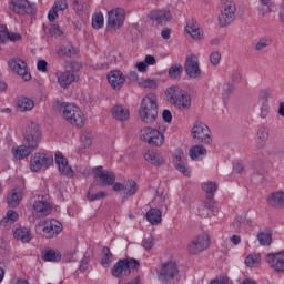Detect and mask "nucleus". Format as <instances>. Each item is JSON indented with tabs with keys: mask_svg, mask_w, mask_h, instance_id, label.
I'll list each match as a JSON object with an SVG mask.
<instances>
[{
	"mask_svg": "<svg viewBox=\"0 0 284 284\" xmlns=\"http://www.w3.org/2000/svg\"><path fill=\"white\" fill-rule=\"evenodd\" d=\"M260 99H262L263 103H267V100L270 99V90L264 89L260 92Z\"/></svg>",
	"mask_w": 284,
	"mask_h": 284,
	"instance_id": "nucleus-61",
	"label": "nucleus"
},
{
	"mask_svg": "<svg viewBox=\"0 0 284 284\" xmlns=\"http://www.w3.org/2000/svg\"><path fill=\"white\" fill-rule=\"evenodd\" d=\"M144 88H151L152 90H156V88H158L156 81L146 79L144 81Z\"/></svg>",
	"mask_w": 284,
	"mask_h": 284,
	"instance_id": "nucleus-63",
	"label": "nucleus"
},
{
	"mask_svg": "<svg viewBox=\"0 0 284 284\" xmlns=\"http://www.w3.org/2000/svg\"><path fill=\"white\" fill-rule=\"evenodd\" d=\"M191 136L194 143L202 145H212V131L210 126L203 122H195L191 129Z\"/></svg>",
	"mask_w": 284,
	"mask_h": 284,
	"instance_id": "nucleus-6",
	"label": "nucleus"
},
{
	"mask_svg": "<svg viewBox=\"0 0 284 284\" xmlns=\"http://www.w3.org/2000/svg\"><path fill=\"white\" fill-rule=\"evenodd\" d=\"M37 68L39 72H48V61L45 60L38 61Z\"/></svg>",
	"mask_w": 284,
	"mask_h": 284,
	"instance_id": "nucleus-57",
	"label": "nucleus"
},
{
	"mask_svg": "<svg viewBox=\"0 0 284 284\" xmlns=\"http://www.w3.org/2000/svg\"><path fill=\"white\" fill-rule=\"evenodd\" d=\"M257 139H260L262 143H266L270 139V129L266 126H261L257 131Z\"/></svg>",
	"mask_w": 284,
	"mask_h": 284,
	"instance_id": "nucleus-45",
	"label": "nucleus"
},
{
	"mask_svg": "<svg viewBox=\"0 0 284 284\" xmlns=\"http://www.w3.org/2000/svg\"><path fill=\"white\" fill-rule=\"evenodd\" d=\"M125 21V10L115 8L108 12L106 30H119Z\"/></svg>",
	"mask_w": 284,
	"mask_h": 284,
	"instance_id": "nucleus-14",
	"label": "nucleus"
},
{
	"mask_svg": "<svg viewBox=\"0 0 284 284\" xmlns=\"http://www.w3.org/2000/svg\"><path fill=\"white\" fill-rule=\"evenodd\" d=\"M145 216L146 221H149L151 225H159V223L163 221V212H161L159 209H150Z\"/></svg>",
	"mask_w": 284,
	"mask_h": 284,
	"instance_id": "nucleus-31",
	"label": "nucleus"
},
{
	"mask_svg": "<svg viewBox=\"0 0 284 284\" xmlns=\"http://www.w3.org/2000/svg\"><path fill=\"white\" fill-rule=\"evenodd\" d=\"M41 138V133L37 130H32L30 133L24 135V140L22 145L13 146L11 152L14 159L18 161H23V159H28L34 150L39 148V139Z\"/></svg>",
	"mask_w": 284,
	"mask_h": 284,
	"instance_id": "nucleus-2",
	"label": "nucleus"
},
{
	"mask_svg": "<svg viewBox=\"0 0 284 284\" xmlns=\"http://www.w3.org/2000/svg\"><path fill=\"white\" fill-rule=\"evenodd\" d=\"M257 241H260L261 245H272V234L271 233H265L261 232L257 234Z\"/></svg>",
	"mask_w": 284,
	"mask_h": 284,
	"instance_id": "nucleus-44",
	"label": "nucleus"
},
{
	"mask_svg": "<svg viewBox=\"0 0 284 284\" xmlns=\"http://www.w3.org/2000/svg\"><path fill=\"white\" fill-rule=\"evenodd\" d=\"M207 155V149H205L202 144H196L192 146L189 151V156L192 161H200L203 156Z\"/></svg>",
	"mask_w": 284,
	"mask_h": 284,
	"instance_id": "nucleus-32",
	"label": "nucleus"
},
{
	"mask_svg": "<svg viewBox=\"0 0 284 284\" xmlns=\"http://www.w3.org/2000/svg\"><path fill=\"white\" fill-rule=\"evenodd\" d=\"M43 261L59 263L61 261V253H57L54 250H47L42 254Z\"/></svg>",
	"mask_w": 284,
	"mask_h": 284,
	"instance_id": "nucleus-38",
	"label": "nucleus"
},
{
	"mask_svg": "<svg viewBox=\"0 0 284 284\" xmlns=\"http://www.w3.org/2000/svg\"><path fill=\"white\" fill-rule=\"evenodd\" d=\"M236 19V3L226 2L224 9L219 17V24L221 28H227Z\"/></svg>",
	"mask_w": 284,
	"mask_h": 284,
	"instance_id": "nucleus-13",
	"label": "nucleus"
},
{
	"mask_svg": "<svg viewBox=\"0 0 284 284\" xmlns=\"http://www.w3.org/2000/svg\"><path fill=\"white\" fill-rule=\"evenodd\" d=\"M93 178L99 187H114L116 185V174L110 170H103V166L93 169Z\"/></svg>",
	"mask_w": 284,
	"mask_h": 284,
	"instance_id": "nucleus-7",
	"label": "nucleus"
},
{
	"mask_svg": "<svg viewBox=\"0 0 284 284\" xmlns=\"http://www.w3.org/2000/svg\"><path fill=\"white\" fill-rule=\"evenodd\" d=\"M210 63H212V65H219V63H221V52L219 51H214L210 54Z\"/></svg>",
	"mask_w": 284,
	"mask_h": 284,
	"instance_id": "nucleus-51",
	"label": "nucleus"
},
{
	"mask_svg": "<svg viewBox=\"0 0 284 284\" xmlns=\"http://www.w3.org/2000/svg\"><path fill=\"white\" fill-rule=\"evenodd\" d=\"M113 192H122V203H125L130 199V196H134L139 192V186L136 181L128 180L124 183L116 182L113 187Z\"/></svg>",
	"mask_w": 284,
	"mask_h": 284,
	"instance_id": "nucleus-11",
	"label": "nucleus"
},
{
	"mask_svg": "<svg viewBox=\"0 0 284 284\" xmlns=\"http://www.w3.org/2000/svg\"><path fill=\"white\" fill-rule=\"evenodd\" d=\"M272 45V40L262 38L255 43V50L257 52H262V50H265V48H270Z\"/></svg>",
	"mask_w": 284,
	"mask_h": 284,
	"instance_id": "nucleus-46",
	"label": "nucleus"
},
{
	"mask_svg": "<svg viewBox=\"0 0 284 284\" xmlns=\"http://www.w3.org/2000/svg\"><path fill=\"white\" fill-rule=\"evenodd\" d=\"M144 159L148 161V163H151V165H155V168H161V165L165 164V159H163V154H161L159 151H148L144 154Z\"/></svg>",
	"mask_w": 284,
	"mask_h": 284,
	"instance_id": "nucleus-24",
	"label": "nucleus"
},
{
	"mask_svg": "<svg viewBox=\"0 0 284 284\" xmlns=\"http://www.w3.org/2000/svg\"><path fill=\"white\" fill-rule=\"evenodd\" d=\"M78 52H79L78 48L73 45H67L58 50V55L72 58V57H77Z\"/></svg>",
	"mask_w": 284,
	"mask_h": 284,
	"instance_id": "nucleus-37",
	"label": "nucleus"
},
{
	"mask_svg": "<svg viewBox=\"0 0 284 284\" xmlns=\"http://www.w3.org/2000/svg\"><path fill=\"white\" fill-rule=\"evenodd\" d=\"M241 79H243V73H241V70H233L231 81H233V83H240Z\"/></svg>",
	"mask_w": 284,
	"mask_h": 284,
	"instance_id": "nucleus-52",
	"label": "nucleus"
},
{
	"mask_svg": "<svg viewBox=\"0 0 284 284\" xmlns=\"http://www.w3.org/2000/svg\"><path fill=\"white\" fill-rule=\"evenodd\" d=\"M54 163V159L52 156H48L45 153H34L30 160V170L31 172H40V170H48L50 165Z\"/></svg>",
	"mask_w": 284,
	"mask_h": 284,
	"instance_id": "nucleus-10",
	"label": "nucleus"
},
{
	"mask_svg": "<svg viewBox=\"0 0 284 284\" xmlns=\"http://www.w3.org/2000/svg\"><path fill=\"white\" fill-rule=\"evenodd\" d=\"M103 23H104L103 13L93 14L92 28H94V30H101V28H103Z\"/></svg>",
	"mask_w": 284,
	"mask_h": 284,
	"instance_id": "nucleus-43",
	"label": "nucleus"
},
{
	"mask_svg": "<svg viewBox=\"0 0 284 284\" xmlns=\"http://www.w3.org/2000/svg\"><path fill=\"white\" fill-rule=\"evenodd\" d=\"M34 108V101H32L30 98H20L18 100V109L20 112H29Z\"/></svg>",
	"mask_w": 284,
	"mask_h": 284,
	"instance_id": "nucleus-35",
	"label": "nucleus"
},
{
	"mask_svg": "<svg viewBox=\"0 0 284 284\" xmlns=\"http://www.w3.org/2000/svg\"><path fill=\"white\" fill-rule=\"evenodd\" d=\"M72 8L77 14H83L85 10H88V3L80 2L79 0H74L72 3Z\"/></svg>",
	"mask_w": 284,
	"mask_h": 284,
	"instance_id": "nucleus-47",
	"label": "nucleus"
},
{
	"mask_svg": "<svg viewBox=\"0 0 284 284\" xmlns=\"http://www.w3.org/2000/svg\"><path fill=\"white\" fill-rule=\"evenodd\" d=\"M185 30L187 34L192 37V39H203V32L201 31V27L199 26V22H196V20H187Z\"/></svg>",
	"mask_w": 284,
	"mask_h": 284,
	"instance_id": "nucleus-26",
	"label": "nucleus"
},
{
	"mask_svg": "<svg viewBox=\"0 0 284 284\" xmlns=\"http://www.w3.org/2000/svg\"><path fill=\"white\" fill-rule=\"evenodd\" d=\"M151 21H155L158 26H165L172 19V14L168 10L151 11L149 14Z\"/></svg>",
	"mask_w": 284,
	"mask_h": 284,
	"instance_id": "nucleus-23",
	"label": "nucleus"
},
{
	"mask_svg": "<svg viewBox=\"0 0 284 284\" xmlns=\"http://www.w3.org/2000/svg\"><path fill=\"white\" fill-rule=\"evenodd\" d=\"M9 9L16 14H34L37 12V6L28 0H11L9 2Z\"/></svg>",
	"mask_w": 284,
	"mask_h": 284,
	"instance_id": "nucleus-12",
	"label": "nucleus"
},
{
	"mask_svg": "<svg viewBox=\"0 0 284 284\" xmlns=\"http://www.w3.org/2000/svg\"><path fill=\"white\" fill-rule=\"evenodd\" d=\"M139 116L142 123H154L159 116V103L156 95L150 93L141 100Z\"/></svg>",
	"mask_w": 284,
	"mask_h": 284,
	"instance_id": "nucleus-3",
	"label": "nucleus"
},
{
	"mask_svg": "<svg viewBox=\"0 0 284 284\" xmlns=\"http://www.w3.org/2000/svg\"><path fill=\"white\" fill-rule=\"evenodd\" d=\"M200 210H206L207 212H214V204L210 201H205L202 205H200Z\"/></svg>",
	"mask_w": 284,
	"mask_h": 284,
	"instance_id": "nucleus-58",
	"label": "nucleus"
},
{
	"mask_svg": "<svg viewBox=\"0 0 284 284\" xmlns=\"http://www.w3.org/2000/svg\"><path fill=\"white\" fill-rule=\"evenodd\" d=\"M49 32L51 37H63V30H61V27H59V24H51V27L49 28Z\"/></svg>",
	"mask_w": 284,
	"mask_h": 284,
	"instance_id": "nucleus-49",
	"label": "nucleus"
},
{
	"mask_svg": "<svg viewBox=\"0 0 284 284\" xmlns=\"http://www.w3.org/2000/svg\"><path fill=\"white\" fill-rule=\"evenodd\" d=\"M58 17H59V10L52 7L48 13L49 21L52 23Z\"/></svg>",
	"mask_w": 284,
	"mask_h": 284,
	"instance_id": "nucleus-55",
	"label": "nucleus"
},
{
	"mask_svg": "<svg viewBox=\"0 0 284 284\" xmlns=\"http://www.w3.org/2000/svg\"><path fill=\"white\" fill-rule=\"evenodd\" d=\"M77 81V73L74 71H65L58 77V83L61 88H69Z\"/></svg>",
	"mask_w": 284,
	"mask_h": 284,
	"instance_id": "nucleus-27",
	"label": "nucleus"
},
{
	"mask_svg": "<svg viewBox=\"0 0 284 284\" xmlns=\"http://www.w3.org/2000/svg\"><path fill=\"white\" fill-rule=\"evenodd\" d=\"M123 272H128V262H125V260H120L114 264L113 268L111 270V274L114 276V278H120Z\"/></svg>",
	"mask_w": 284,
	"mask_h": 284,
	"instance_id": "nucleus-33",
	"label": "nucleus"
},
{
	"mask_svg": "<svg viewBox=\"0 0 284 284\" xmlns=\"http://www.w3.org/2000/svg\"><path fill=\"white\" fill-rule=\"evenodd\" d=\"M13 239H16V241H21V243H30V241H32L30 229L26 226L17 227L13 231Z\"/></svg>",
	"mask_w": 284,
	"mask_h": 284,
	"instance_id": "nucleus-28",
	"label": "nucleus"
},
{
	"mask_svg": "<svg viewBox=\"0 0 284 284\" xmlns=\"http://www.w3.org/2000/svg\"><path fill=\"white\" fill-rule=\"evenodd\" d=\"M179 276V264L174 261H166L161 264L160 271L158 272V278L162 283H170Z\"/></svg>",
	"mask_w": 284,
	"mask_h": 284,
	"instance_id": "nucleus-9",
	"label": "nucleus"
},
{
	"mask_svg": "<svg viewBox=\"0 0 284 284\" xmlns=\"http://www.w3.org/2000/svg\"><path fill=\"white\" fill-rule=\"evenodd\" d=\"M234 92V84L225 83L223 85V95L224 97H230Z\"/></svg>",
	"mask_w": 284,
	"mask_h": 284,
	"instance_id": "nucleus-56",
	"label": "nucleus"
},
{
	"mask_svg": "<svg viewBox=\"0 0 284 284\" xmlns=\"http://www.w3.org/2000/svg\"><path fill=\"white\" fill-rule=\"evenodd\" d=\"M53 109L62 113V118L67 123H70L74 128H83L85 125V115L83 111L74 103L70 102H57L53 104Z\"/></svg>",
	"mask_w": 284,
	"mask_h": 284,
	"instance_id": "nucleus-1",
	"label": "nucleus"
},
{
	"mask_svg": "<svg viewBox=\"0 0 284 284\" xmlns=\"http://www.w3.org/2000/svg\"><path fill=\"white\" fill-rule=\"evenodd\" d=\"M8 65L12 72L22 77L23 81H30V79H32V75L28 72V64L26 61L21 59H10Z\"/></svg>",
	"mask_w": 284,
	"mask_h": 284,
	"instance_id": "nucleus-18",
	"label": "nucleus"
},
{
	"mask_svg": "<svg viewBox=\"0 0 284 284\" xmlns=\"http://www.w3.org/2000/svg\"><path fill=\"white\" fill-rule=\"evenodd\" d=\"M140 139L149 145L161 148L165 143V136L159 130L146 126L140 131Z\"/></svg>",
	"mask_w": 284,
	"mask_h": 284,
	"instance_id": "nucleus-8",
	"label": "nucleus"
},
{
	"mask_svg": "<svg viewBox=\"0 0 284 284\" xmlns=\"http://www.w3.org/2000/svg\"><path fill=\"white\" fill-rule=\"evenodd\" d=\"M6 216L12 223H17L19 221V213H17L16 211L9 210Z\"/></svg>",
	"mask_w": 284,
	"mask_h": 284,
	"instance_id": "nucleus-54",
	"label": "nucleus"
},
{
	"mask_svg": "<svg viewBox=\"0 0 284 284\" xmlns=\"http://www.w3.org/2000/svg\"><path fill=\"white\" fill-rule=\"evenodd\" d=\"M202 190L203 192H205L206 199H209V201H212V199H214V192L219 190V184L216 182H204L202 184Z\"/></svg>",
	"mask_w": 284,
	"mask_h": 284,
	"instance_id": "nucleus-34",
	"label": "nucleus"
},
{
	"mask_svg": "<svg viewBox=\"0 0 284 284\" xmlns=\"http://www.w3.org/2000/svg\"><path fill=\"white\" fill-rule=\"evenodd\" d=\"M108 81L113 90H121L125 83V77L123 75V72L114 70L109 72Z\"/></svg>",
	"mask_w": 284,
	"mask_h": 284,
	"instance_id": "nucleus-21",
	"label": "nucleus"
},
{
	"mask_svg": "<svg viewBox=\"0 0 284 284\" xmlns=\"http://www.w3.org/2000/svg\"><path fill=\"white\" fill-rule=\"evenodd\" d=\"M8 41H12V42L21 41V36L19 33H12L9 31Z\"/></svg>",
	"mask_w": 284,
	"mask_h": 284,
	"instance_id": "nucleus-64",
	"label": "nucleus"
},
{
	"mask_svg": "<svg viewBox=\"0 0 284 284\" xmlns=\"http://www.w3.org/2000/svg\"><path fill=\"white\" fill-rule=\"evenodd\" d=\"M102 252L103 256L101 258V265L102 267H110V263H112V252L110 251V247L104 246Z\"/></svg>",
	"mask_w": 284,
	"mask_h": 284,
	"instance_id": "nucleus-42",
	"label": "nucleus"
},
{
	"mask_svg": "<svg viewBox=\"0 0 284 284\" xmlns=\"http://www.w3.org/2000/svg\"><path fill=\"white\" fill-rule=\"evenodd\" d=\"M184 68L181 63H175L169 69V78L170 79H181V74H183Z\"/></svg>",
	"mask_w": 284,
	"mask_h": 284,
	"instance_id": "nucleus-41",
	"label": "nucleus"
},
{
	"mask_svg": "<svg viewBox=\"0 0 284 284\" xmlns=\"http://www.w3.org/2000/svg\"><path fill=\"white\" fill-rule=\"evenodd\" d=\"M243 170H245V168L243 166V163L241 162L233 163V172H235L236 174H242Z\"/></svg>",
	"mask_w": 284,
	"mask_h": 284,
	"instance_id": "nucleus-60",
	"label": "nucleus"
},
{
	"mask_svg": "<svg viewBox=\"0 0 284 284\" xmlns=\"http://www.w3.org/2000/svg\"><path fill=\"white\" fill-rule=\"evenodd\" d=\"M33 212L39 219H43V216H48L52 212V206L45 201H36L33 203Z\"/></svg>",
	"mask_w": 284,
	"mask_h": 284,
	"instance_id": "nucleus-25",
	"label": "nucleus"
},
{
	"mask_svg": "<svg viewBox=\"0 0 284 284\" xmlns=\"http://www.w3.org/2000/svg\"><path fill=\"white\" fill-rule=\"evenodd\" d=\"M126 264V272L128 274H130V270H139V267H141V263L138 262L136 258H124Z\"/></svg>",
	"mask_w": 284,
	"mask_h": 284,
	"instance_id": "nucleus-48",
	"label": "nucleus"
},
{
	"mask_svg": "<svg viewBox=\"0 0 284 284\" xmlns=\"http://www.w3.org/2000/svg\"><path fill=\"white\" fill-rule=\"evenodd\" d=\"M245 265L247 267H256V265H261V254L260 253H251L245 258Z\"/></svg>",
	"mask_w": 284,
	"mask_h": 284,
	"instance_id": "nucleus-40",
	"label": "nucleus"
},
{
	"mask_svg": "<svg viewBox=\"0 0 284 284\" xmlns=\"http://www.w3.org/2000/svg\"><path fill=\"white\" fill-rule=\"evenodd\" d=\"M23 199V191L21 189H13L7 196V203L10 207H17Z\"/></svg>",
	"mask_w": 284,
	"mask_h": 284,
	"instance_id": "nucleus-30",
	"label": "nucleus"
},
{
	"mask_svg": "<svg viewBox=\"0 0 284 284\" xmlns=\"http://www.w3.org/2000/svg\"><path fill=\"white\" fill-rule=\"evenodd\" d=\"M8 29H0V43H6L8 41Z\"/></svg>",
	"mask_w": 284,
	"mask_h": 284,
	"instance_id": "nucleus-62",
	"label": "nucleus"
},
{
	"mask_svg": "<svg viewBox=\"0 0 284 284\" xmlns=\"http://www.w3.org/2000/svg\"><path fill=\"white\" fill-rule=\"evenodd\" d=\"M162 119L165 123H172V112L165 109L162 113Z\"/></svg>",
	"mask_w": 284,
	"mask_h": 284,
	"instance_id": "nucleus-59",
	"label": "nucleus"
},
{
	"mask_svg": "<svg viewBox=\"0 0 284 284\" xmlns=\"http://www.w3.org/2000/svg\"><path fill=\"white\" fill-rule=\"evenodd\" d=\"M183 68L186 77L190 79H199L201 77V67L199 65V58L195 54L186 57Z\"/></svg>",
	"mask_w": 284,
	"mask_h": 284,
	"instance_id": "nucleus-15",
	"label": "nucleus"
},
{
	"mask_svg": "<svg viewBox=\"0 0 284 284\" xmlns=\"http://www.w3.org/2000/svg\"><path fill=\"white\" fill-rule=\"evenodd\" d=\"M80 148L82 150H88L92 145V132L90 131H83L81 136H80Z\"/></svg>",
	"mask_w": 284,
	"mask_h": 284,
	"instance_id": "nucleus-39",
	"label": "nucleus"
},
{
	"mask_svg": "<svg viewBox=\"0 0 284 284\" xmlns=\"http://www.w3.org/2000/svg\"><path fill=\"white\" fill-rule=\"evenodd\" d=\"M94 187V184H91L88 193H87V199L91 203H94V201H102V199H105L108 196V193L105 191H100L98 193H92V190Z\"/></svg>",
	"mask_w": 284,
	"mask_h": 284,
	"instance_id": "nucleus-36",
	"label": "nucleus"
},
{
	"mask_svg": "<svg viewBox=\"0 0 284 284\" xmlns=\"http://www.w3.org/2000/svg\"><path fill=\"white\" fill-rule=\"evenodd\" d=\"M166 101L178 108V110H190L192 108V97L187 91L178 85L170 87L165 90Z\"/></svg>",
	"mask_w": 284,
	"mask_h": 284,
	"instance_id": "nucleus-4",
	"label": "nucleus"
},
{
	"mask_svg": "<svg viewBox=\"0 0 284 284\" xmlns=\"http://www.w3.org/2000/svg\"><path fill=\"white\" fill-rule=\"evenodd\" d=\"M53 7L57 9V10H68V1L67 0H57L53 4Z\"/></svg>",
	"mask_w": 284,
	"mask_h": 284,
	"instance_id": "nucleus-53",
	"label": "nucleus"
},
{
	"mask_svg": "<svg viewBox=\"0 0 284 284\" xmlns=\"http://www.w3.org/2000/svg\"><path fill=\"white\" fill-rule=\"evenodd\" d=\"M265 261L271 267V270H274V272H277V274H281L284 272V253L277 252V253H268L265 256Z\"/></svg>",
	"mask_w": 284,
	"mask_h": 284,
	"instance_id": "nucleus-19",
	"label": "nucleus"
},
{
	"mask_svg": "<svg viewBox=\"0 0 284 284\" xmlns=\"http://www.w3.org/2000/svg\"><path fill=\"white\" fill-rule=\"evenodd\" d=\"M36 232L43 239H55L60 232H63V224L57 220H44L36 225Z\"/></svg>",
	"mask_w": 284,
	"mask_h": 284,
	"instance_id": "nucleus-5",
	"label": "nucleus"
},
{
	"mask_svg": "<svg viewBox=\"0 0 284 284\" xmlns=\"http://www.w3.org/2000/svg\"><path fill=\"white\" fill-rule=\"evenodd\" d=\"M186 161L187 158H185V153L183 152V150L178 149L173 154L174 168L175 170H178V172L184 174V176H190V174H192V171L190 170Z\"/></svg>",
	"mask_w": 284,
	"mask_h": 284,
	"instance_id": "nucleus-16",
	"label": "nucleus"
},
{
	"mask_svg": "<svg viewBox=\"0 0 284 284\" xmlns=\"http://www.w3.org/2000/svg\"><path fill=\"white\" fill-rule=\"evenodd\" d=\"M210 247V237L207 235H197L187 245L189 254H201V252Z\"/></svg>",
	"mask_w": 284,
	"mask_h": 284,
	"instance_id": "nucleus-17",
	"label": "nucleus"
},
{
	"mask_svg": "<svg viewBox=\"0 0 284 284\" xmlns=\"http://www.w3.org/2000/svg\"><path fill=\"white\" fill-rule=\"evenodd\" d=\"M55 165H58V170L62 176H67V179H72L74 176V170L68 163V158L63 156L62 152L55 153Z\"/></svg>",
	"mask_w": 284,
	"mask_h": 284,
	"instance_id": "nucleus-20",
	"label": "nucleus"
},
{
	"mask_svg": "<svg viewBox=\"0 0 284 284\" xmlns=\"http://www.w3.org/2000/svg\"><path fill=\"white\" fill-rule=\"evenodd\" d=\"M112 116L116 121H128L130 119V110L123 108L121 104H116L112 109Z\"/></svg>",
	"mask_w": 284,
	"mask_h": 284,
	"instance_id": "nucleus-29",
	"label": "nucleus"
},
{
	"mask_svg": "<svg viewBox=\"0 0 284 284\" xmlns=\"http://www.w3.org/2000/svg\"><path fill=\"white\" fill-rule=\"evenodd\" d=\"M142 246L146 251L152 250V247H154V236L150 235L149 237L143 239Z\"/></svg>",
	"mask_w": 284,
	"mask_h": 284,
	"instance_id": "nucleus-50",
	"label": "nucleus"
},
{
	"mask_svg": "<svg viewBox=\"0 0 284 284\" xmlns=\"http://www.w3.org/2000/svg\"><path fill=\"white\" fill-rule=\"evenodd\" d=\"M266 202L271 207H275L277 210L284 209V192L275 191L267 195Z\"/></svg>",
	"mask_w": 284,
	"mask_h": 284,
	"instance_id": "nucleus-22",
	"label": "nucleus"
}]
</instances>
